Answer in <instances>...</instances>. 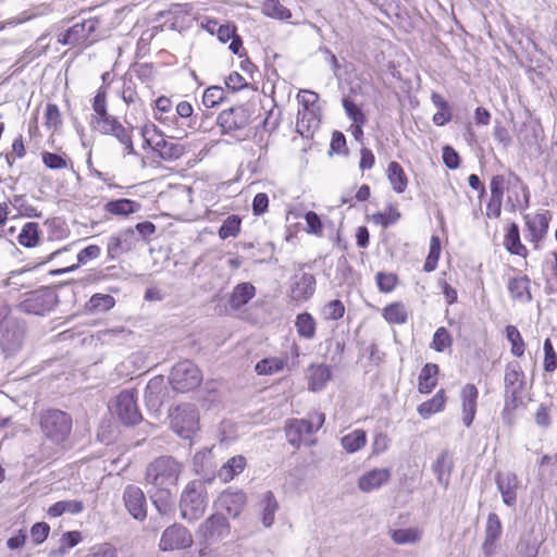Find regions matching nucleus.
Masks as SVG:
<instances>
[{"mask_svg": "<svg viewBox=\"0 0 557 557\" xmlns=\"http://www.w3.org/2000/svg\"><path fill=\"white\" fill-rule=\"evenodd\" d=\"M525 374L517 361H510L505 367L504 373V408L502 417L504 421L511 424L513 412L522 404V393L525 388Z\"/></svg>", "mask_w": 557, "mask_h": 557, "instance_id": "nucleus-1", "label": "nucleus"}, {"mask_svg": "<svg viewBox=\"0 0 557 557\" xmlns=\"http://www.w3.org/2000/svg\"><path fill=\"white\" fill-rule=\"evenodd\" d=\"M182 471V462L172 456H161L147 466L146 482L152 487L174 488Z\"/></svg>", "mask_w": 557, "mask_h": 557, "instance_id": "nucleus-2", "label": "nucleus"}, {"mask_svg": "<svg viewBox=\"0 0 557 557\" xmlns=\"http://www.w3.org/2000/svg\"><path fill=\"white\" fill-rule=\"evenodd\" d=\"M207 505L206 483L200 480L188 482L181 494V517L189 522L198 520L205 513Z\"/></svg>", "mask_w": 557, "mask_h": 557, "instance_id": "nucleus-3", "label": "nucleus"}, {"mask_svg": "<svg viewBox=\"0 0 557 557\" xmlns=\"http://www.w3.org/2000/svg\"><path fill=\"white\" fill-rule=\"evenodd\" d=\"M40 429L49 441L61 444L71 434L72 418L62 410L49 409L40 416Z\"/></svg>", "mask_w": 557, "mask_h": 557, "instance_id": "nucleus-4", "label": "nucleus"}, {"mask_svg": "<svg viewBox=\"0 0 557 557\" xmlns=\"http://www.w3.org/2000/svg\"><path fill=\"white\" fill-rule=\"evenodd\" d=\"M324 420L323 413H315L309 420H289L284 428L287 442L295 448L302 443L311 445L310 436L323 425Z\"/></svg>", "mask_w": 557, "mask_h": 557, "instance_id": "nucleus-5", "label": "nucleus"}, {"mask_svg": "<svg viewBox=\"0 0 557 557\" xmlns=\"http://www.w3.org/2000/svg\"><path fill=\"white\" fill-rule=\"evenodd\" d=\"M100 21L98 17H90L81 23L74 24L59 38V42L66 46L85 49L95 44L98 38L94 36Z\"/></svg>", "mask_w": 557, "mask_h": 557, "instance_id": "nucleus-6", "label": "nucleus"}, {"mask_svg": "<svg viewBox=\"0 0 557 557\" xmlns=\"http://www.w3.org/2000/svg\"><path fill=\"white\" fill-rule=\"evenodd\" d=\"M202 380L198 367L190 360L177 362L171 371L170 383L174 391L186 393L196 388Z\"/></svg>", "mask_w": 557, "mask_h": 557, "instance_id": "nucleus-7", "label": "nucleus"}, {"mask_svg": "<svg viewBox=\"0 0 557 557\" xmlns=\"http://www.w3.org/2000/svg\"><path fill=\"white\" fill-rule=\"evenodd\" d=\"M171 428L182 438H190L199 429V416L195 405H178L171 414Z\"/></svg>", "mask_w": 557, "mask_h": 557, "instance_id": "nucleus-8", "label": "nucleus"}, {"mask_svg": "<svg viewBox=\"0 0 557 557\" xmlns=\"http://www.w3.org/2000/svg\"><path fill=\"white\" fill-rule=\"evenodd\" d=\"M24 341L23 327L13 319H4L0 323V348L5 358L15 356Z\"/></svg>", "mask_w": 557, "mask_h": 557, "instance_id": "nucleus-9", "label": "nucleus"}, {"mask_svg": "<svg viewBox=\"0 0 557 557\" xmlns=\"http://www.w3.org/2000/svg\"><path fill=\"white\" fill-rule=\"evenodd\" d=\"M57 302V294L48 288H44L27 294L20 304V308L23 312L29 314L45 315L55 307Z\"/></svg>", "mask_w": 557, "mask_h": 557, "instance_id": "nucleus-10", "label": "nucleus"}, {"mask_svg": "<svg viewBox=\"0 0 557 557\" xmlns=\"http://www.w3.org/2000/svg\"><path fill=\"white\" fill-rule=\"evenodd\" d=\"M247 504V494L236 487H227L220 493L219 497L214 502V507L222 513L225 512L233 519L240 516Z\"/></svg>", "mask_w": 557, "mask_h": 557, "instance_id": "nucleus-11", "label": "nucleus"}, {"mask_svg": "<svg viewBox=\"0 0 557 557\" xmlns=\"http://www.w3.org/2000/svg\"><path fill=\"white\" fill-rule=\"evenodd\" d=\"M115 412L125 425H134L141 420L134 391H122L115 399Z\"/></svg>", "mask_w": 557, "mask_h": 557, "instance_id": "nucleus-12", "label": "nucleus"}, {"mask_svg": "<svg viewBox=\"0 0 557 557\" xmlns=\"http://www.w3.org/2000/svg\"><path fill=\"white\" fill-rule=\"evenodd\" d=\"M193 536L190 532L182 524L174 523L168 527L161 536L160 548L164 552L174 549H184L190 547Z\"/></svg>", "mask_w": 557, "mask_h": 557, "instance_id": "nucleus-13", "label": "nucleus"}, {"mask_svg": "<svg viewBox=\"0 0 557 557\" xmlns=\"http://www.w3.org/2000/svg\"><path fill=\"white\" fill-rule=\"evenodd\" d=\"M123 502L127 512L137 521L147 517V499L139 486L128 484L123 491Z\"/></svg>", "mask_w": 557, "mask_h": 557, "instance_id": "nucleus-14", "label": "nucleus"}, {"mask_svg": "<svg viewBox=\"0 0 557 557\" xmlns=\"http://www.w3.org/2000/svg\"><path fill=\"white\" fill-rule=\"evenodd\" d=\"M216 123L223 134L243 129L249 123L248 110L243 106L232 107L219 114Z\"/></svg>", "mask_w": 557, "mask_h": 557, "instance_id": "nucleus-15", "label": "nucleus"}, {"mask_svg": "<svg viewBox=\"0 0 557 557\" xmlns=\"http://www.w3.org/2000/svg\"><path fill=\"white\" fill-rule=\"evenodd\" d=\"M136 243L137 237L133 228H126L115 235H112L108 239L107 244L108 258L111 260L116 259L121 255L134 249Z\"/></svg>", "mask_w": 557, "mask_h": 557, "instance_id": "nucleus-16", "label": "nucleus"}, {"mask_svg": "<svg viewBox=\"0 0 557 557\" xmlns=\"http://www.w3.org/2000/svg\"><path fill=\"white\" fill-rule=\"evenodd\" d=\"M495 482L503 503L508 507H513L517 503V491L520 484L517 474L512 472H498L495 476Z\"/></svg>", "mask_w": 557, "mask_h": 557, "instance_id": "nucleus-17", "label": "nucleus"}, {"mask_svg": "<svg viewBox=\"0 0 557 557\" xmlns=\"http://www.w3.org/2000/svg\"><path fill=\"white\" fill-rule=\"evenodd\" d=\"M315 290V277L306 272H298L293 276L290 286L292 298L296 301L309 299Z\"/></svg>", "mask_w": 557, "mask_h": 557, "instance_id": "nucleus-18", "label": "nucleus"}, {"mask_svg": "<svg viewBox=\"0 0 557 557\" xmlns=\"http://www.w3.org/2000/svg\"><path fill=\"white\" fill-rule=\"evenodd\" d=\"M320 110H298L296 129L304 138L312 137L313 134L320 128Z\"/></svg>", "mask_w": 557, "mask_h": 557, "instance_id": "nucleus-19", "label": "nucleus"}, {"mask_svg": "<svg viewBox=\"0 0 557 557\" xmlns=\"http://www.w3.org/2000/svg\"><path fill=\"white\" fill-rule=\"evenodd\" d=\"M550 219L552 215L549 211L536 213L534 215H524L525 225L532 242L539 243L545 237L548 231Z\"/></svg>", "mask_w": 557, "mask_h": 557, "instance_id": "nucleus-20", "label": "nucleus"}, {"mask_svg": "<svg viewBox=\"0 0 557 557\" xmlns=\"http://www.w3.org/2000/svg\"><path fill=\"white\" fill-rule=\"evenodd\" d=\"M230 529L228 520L221 511L211 515L202 524L203 534L209 540L225 537Z\"/></svg>", "mask_w": 557, "mask_h": 557, "instance_id": "nucleus-21", "label": "nucleus"}, {"mask_svg": "<svg viewBox=\"0 0 557 557\" xmlns=\"http://www.w3.org/2000/svg\"><path fill=\"white\" fill-rule=\"evenodd\" d=\"M389 478L391 471L388 469H372L359 478L358 487L360 491L369 493L387 483Z\"/></svg>", "mask_w": 557, "mask_h": 557, "instance_id": "nucleus-22", "label": "nucleus"}, {"mask_svg": "<svg viewBox=\"0 0 557 557\" xmlns=\"http://www.w3.org/2000/svg\"><path fill=\"white\" fill-rule=\"evenodd\" d=\"M478 396V388L473 384H466L461 389L462 421L468 428L472 424L476 412Z\"/></svg>", "mask_w": 557, "mask_h": 557, "instance_id": "nucleus-23", "label": "nucleus"}, {"mask_svg": "<svg viewBox=\"0 0 557 557\" xmlns=\"http://www.w3.org/2000/svg\"><path fill=\"white\" fill-rule=\"evenodd\" d=\"M277 509V502L275 495L271 491H267L261 494L258 510L261 523L264 528H270L275 521V512Z\"/></svg>", "mask_w": 557, "mask_h": 557, "instance_id": "nucleus-24", "label": "nucleus"}, {"mask_svg": "<svg viewBox=\"0 0 557 557\" xmlns=\"http://www.w3.org/2000/svg\"><path fill=\"white\" fill-rule=\"evenodd\" d=\"M503 527L499 517L495 512L488 513L485 525V539L482 545L486 555L494 553L495 543L499 539Z\"/></svg>", "mask_w": 557, "mask_h": 557, "instance_id": "nucleus-25", "label": "nucleus"}, {"mask_svg": "<svg viewBox=\"0 0 557 557\" xmlns=\"http://www.w3.org/2000/svg\"><path fill=\"white\" fill-rule=\"evenodd\" d=\"M507 287L513 300L522 304H527L532 300L530 278L527 275L509 278Z\"/></svg>", "mask_w": 557, "mask_h": 557, "instance_id": "nucleus-26", "label": "nucleus"}, {"mask_svg": "<svg viewBox=\"0 0 557 557\" xmlns=\"http://www.w3.org/2000/svg\"><path fill=\"white\" fill-rule=\"evenodd\" d=\"M255 295L256 287L251 283H239L234 287L228 304L231 308L238 310L243 306L247 305L255 297Z\"/></svg>", "mask_w": 557, "mask_h": 557, "instance_id": "nucleus-27", "label": "nucleus"}, {"mask_svg": "<svg viewBox=\"0 0 557 557\" xmlns=\"http://www.w3.org/2000/svg\"><path fill=\"white\" fill-rule=\"evenodd\" d=\"M156 491L151 494V500L161 516H168L173 510L174 499L170 487H153Z\"/></svg>", "mask_w": 557, "mask_h": 557, "instance_id": "nucleus-28", "label": "nucleus"}, {"mask_svg": "<svg viewBox=\"0 0 557 557\" xmlns=\"http://www.w3.org/2000/svg\"><path fill=\"white\" fill-rule=\"evenodd\" d=\"M104 211L112 215L128 216L140 209V205L135 200L121 198L108 201Z\"/></svg>", "mask_w": 557, "mask_h": 557, "instance_id": "nucleus-29", "label": "nucleus"}, {"mask_svg": "<svg viewBox=\"0 0 557 557\" xmlns=\"http://www.w3.org/2000/svg\"><path fill=\"white\" fill-rule=\"evenodd\" d=\"M246 468V458L237 455L228 459L218 471V478L226 483L232 481L236 475L240 474Z\"/></svg>", "mask_w": 557, "mask_h": 557, "instance_id": "nucleus-30", "label": "nucleus"}, {"mask_svg": "<svg viewBox=\"0 0 557 557\" xmlns=\"http://www.w3.org/2000/svg\"><path fill=\"white\" fill-rule=\"evenodd\" d=\"M453 469V462L449 459L448 451L443 450L432 466V470L436 475L438 484L446 488L449 484V475Z\"/></svg>", "mask_w": 557, "mask_h": 557, "instance_id": "nucleus-31", "label": "nucleus"}, {"mask_svg": "<svg viewBox=\"0 0 557 557\" xmlns=\"http://www.w3.org/2000/svg\"><path fill=\"white\" fill-rule=\"evenodd\" d=\"M331 370L325 364L311 366L309 368V389L313 392L321 391L325 384L331 380Z\"/></svg>", "mask_w": 557, "mask_h": 557, "instance_id": "nucleus-32", "label": "nucleus"}, {"mask_svg": "<svg viewBox=\"0 0 557 557\" xmlns=\"http://www.w3.org/2000/svg\"><path fill=\"white\" fill-rule=\"evenodd\" d=\"M504 245L506 249L512 255H517L520 257H527L528 255V249L525 248L524 245L521 244L520 240L519 226L515 222H512L507 230L504 239Z\"/></svg>", "mask_w": 557, "mask_h": 557, "instance_id": "nucleus-33", "label": "nucleus"}, {"mask_svg": "<svg viewBox=\"0 0 557 557\" xmlns=\"http://www.w3.org/2000/svg\"><path fill=\"white\" fill-rule=\"evenodd\" d=\"M438 373V366L435 363H426L420 374H419V383L418 389L422 394H429L436 386L437 379L436 375Z\"/></svg>", "mask_w": 557, "mask_h": 557, "instance_id": "nucleus-34", "label": "nucleus"}, {"mask_svg": "<svg viewBox=\"0 0 557 557\" xmlns=\"http://www.w3.org/2000/svg\"><path fill=\"white\" fill-rule=\"evenodd\" d=\"M387 178L394 191H396L397 194H401L406 190L408 185V178L403 166L398 162H389L387 166Z\"/></svg>", "mask_w": 557, "mask_h": 557, "instance_id": "nucleus-35", "label": "nucleus"}, {"mask_svg": "<svg viewBox=\"0 0 557 557\" xmlns=\"http://www.w3.org/2000/svg\"><path fill=\"white\" fill-rule=\"evenodd\" d=\"M84 510V504L81 500H60L54 503L48 508V516L50 518H58L64 513L78 515Z\"/></svg>", "mask_w": 557, "mask_h": 557, "instance_id": "nucleus-36", "label": "nucleus"}, {"mask_svg": "<svg viewBox=\"0 0 557 557\" xmlns=\"http://www.w3.org/2000/svg\"><path fill=\"white\" fill-rule=\"evenodd\" d=\"M162 377L151 379L145 389V400L147 407L150 409H158L162 404L161 389H162Z\"/></svg>", "mask_w": 557, "mask_h": 557, "instance_id": "nucleus-37", "label": "nucleus"}, {"mask_svg": "<svg viewBox=\"0 0 557 557\" xmlns=\"http://www.w3.org/2000/svg\"><path fill=\"white\" fill-rule=\"evenodd\" d=\"M40 239L39 225L36 222H27L21 230L17 242L25 248H33L38 245Z\"/></svg>", "mask_w": 557, "mask_h": 557, "instance_id": "nucleus-38", "label": "nucleus"}, {"mask_svg": "<svg viewBox=\"0 0 557 557\" xmlns=\"http://www.w3.org/2000/svg\"><path fill=\"white\" fill-rule=\"evenodd\" d=\"M446 403L444 389H440L431 399L422 403L418 407L419 414L426 419L432 414L443 410Z\"/></svg>", "mask_w": 557, "mask_h": 557, "instance_id": "nucleus-39", "label": "nucleus"}, {"mask_svg": "<svg viewBox=\"0 0 557 557\" xmlns=\"http://www.w3.org/2000/svg\"><path fill=\"white\" fill-rule=\"evenodd\" d=\"M343 448L348 454H354L364 447L367 443V433L363 430H354L341 440Z\"/></svg>", "mask_w": 557, "mask_h": 557, "instance_id": "nucleus-40", "label": "nucleus"}, {"mask_svg": "<svg viewBox=\"0 0 557 557\" xmlns=\"http://www.w3.org/2000/svg\"><path fill=\"white\" fill-rule=\"evenodd\" d=\"M100 253H101V249L99 246L89 245V246L85 247L84 249H82L77 253V262H78L77 264H73L67 268L55 270L53 273L54 274H63V273L72 272V271L76 270L79 267V264H86L88 261L97 259L100 256Z\"/></svg>", "mask_w": 557, "mask_h": 557, "instance_id": "nucleus-41", "label": "nucleus"}, {"mask_svg": "<svg viewBox=\"0 0 557 557\" xmlns=\"http://www.w3.org/2000/svg\"><path fill=\"white\" fill-rule=\"evenodd\" d=\"M295 326L300 337L307 339H311L314 337L315 321L310 313L304 312L298 314L296 318Z\"/></svg>", "mask_w": 557, "mask_h": 557, "instance_id": "nucleus-42", "label": "nucleus"}, {"mask_svg": "<svg viewBox=\"0 0 557 557\" xmlns=\"http://www.w3.org/2000/svg\"><path fill=\"white\" fill-rule=\"evenodd\" d=\"M156 150L159 152L162 159L173 160L178 159L183 154L184 147L161 138L160 140L156 141Z\"/></svg>", "mask_w": 557, "mask_h": 557, "instance_id": "nucleus-43", "label": "nucleus"}, {"mask_svg": "<svg viewBox=\"0 0 557 557\" xmlns=\"http://www.w3.org/2000/svg\"><path fill=\"white\" fill-rule=\"evenodd\" d=\"M10 203L16 209L17 213L26 218H41V212L30 205L25 195H14Z\"/></svg>", "mask_w": 557, "mask_h": 557, "instance_id": "nucleus-44", "label": "nucleus"}, {"mask_svg": "<svg viewBox=\"0 0 557 557\" xmlns=\"http://www.w3.org/2000/svg\"><path fill=\"white\" fill-rule=\"evenodd\" d=\"M115 304L114 298L108 294H95L86 305L88 311L102 312L111 309Z\"/></svg>", "mask_w": 557, "mask_h": 557, "instance_id": "nucleus-45", "label": "nucleus"}, {"mask_svg": "<svg viewBox=\"0 0 557 557\" xmlns=\"http://www.w3.org/2000/svg\"><path fill=\"white\" fill-rule=\"evenodd\" d=\"M421 539L417 528L397 529L392 532V540L398 545L414 544Z\"/></svg>", "mask_w": 557, "mask_h": 557, "instance_id": "nucleus-46", "label": "nucleus"}, {"mask_svg": "<svg viewBox=\"0 0 557 557\" xmlns=\"http://www.w3.org/2000/svg\"><path fill=\"white\" fill-rule=\"evenodd\" d=\"M506 337L508 342L511 344V354L516 357H521L524 354V342L519 332V330L515 325L506 326Z\"/></svg>", "mask_w": 557, "mask_h": 557, "instance_id": "nucleus-47", "label": "nucleus"}, {"mask_svg": "<svg viewBox=\"0 0 557 557\" xmlns=\"http://www.w3.org/2000/svg\"><path fill=\"white\" fill-rule=\"evenodd\" d=\"M240 222L242 221L238 215L233 214L227 216L219 228V236L222 239H226L228 237H236L240 231Z\"/></svg>", "mask_w": 557, "mask_h": 557, "instance_id": "nucleus-48", "label": "nucleus"}, {"mask_svg": "<svg viewBox=\"0 0 557 557\" xmlns=\"http://www.w3.org/2000/svg\"><path fill=\"white\" fill-rule=\"evenodd\" d=\"M441 255V240L437 236H432L430 242V250L423 265L425 272H432L436 269Z\"/></svg>", "mask_w": 557, "mask_h": 557, "instance_id": "nucleus-49", "label": "nucleus"}, {"mask_svg": "<svg viewBox=\"0 0 557 557\" xmlns=\"http://www.w3.org/2000/svg\"><path fill=\"white\" fill-rule=\"evenodd\" d=\"M453 345V338L446 327H438L431 343V348H433L437 352H443L446 348H449Z\"/></svg>", "mask_w": 557, "mask_h": 557, "instance_id": "nucleus-50", "label": "nucleus"}, {"mask_svg": "<svg viewBox=\"0 0 557 557\" xmlns=\"http://www.w3.org/2000/svg\"><path fill=\"white\" fill-rule=\"evenodd\" d=\"M511 175H512V177L515 178L516 182L521 184V190L523 193V202H521L519 197H518V195H516L515 200L510 196H508L506 205L510 207L511 211H516V210H521L522 211V210H525L530 206V191H529V188H528L527 185L521 183L520 178L517 175H515V174H511Z\"/></svg>", "mask_w": 557, "mask_h": 557, "instance_id": "nucleus-51", "label": "nucleus"}, {"mask_svg": "<svg viewBox=\"0 0 557 557\" xmlns=\"http://www.w3.org/2000/svg\"><path fill=\"white\" fill-rule=\"evenodd\" d=\"M225 91L220 86L208 87L202 96V103L207 108H214L224 100Z\"/></svg>", "mask_w": 557, "mask_h": 557, "instance_id": "nucleus-52", "label": "nucleus"}, {"mask_svg": "<svg viewBox=\"0 0 557 557\" xmlns=\"http://www.w3.org/2000/svg\"><path fill=\"white\" fill-rule=\"evenodd\" d=\"M384 318L391 323L403 324L407 321V312L403 305L392 304L384 309Z\"/></svg>", "mask_w": 557, "mask_h": 557, "instance_id": "nucleus-53", "label": "nucleus"}, {"mask_svg": "<svg viewBox=\"0 0 557 557\" xmlns=\"http://www.w3.org/2000/svg\"><path fill=\"white\" fill-rule=\"evenodd\" d=\"M544 362L543 367L546 372H554L557 369V354L553 347L550 338H546L543 345Z\"/></svg>", "mask_w": 557, "mask_h": 557, "instance_id": "nucleus-54", "label": "nucleus"}, {"mask_svg": "<svg viewBox=\"0 0 557 557\" xmlns=\"http://www.w3.org/2000/svg\"><path fill=\"white\" fill-rule=\"evenodd\" d=\"M375 281L380 292L391 293L395 289L398 283V277L394 273L379 272L375 275Z\"/></svg>", "mask_w": 557, "mask_h": 557, "instance_id": "nucleus-55", "label": "nucleus"}, {"mask_svg": "<svg viewBox=\"0 0 557 557\" xmlns=\"http://www.w3.org/2000/svg\"><path fill=\"white\" fill-rule=\"evenodd\" d=\"M343 107L347 116L354 122V124H366L367 119L362 110L350 99H343Z\"/></svg>", "mask_w": 557, "mask_h": 557, "instance_id": "nucleus-56", "label": "nucleus"}, {"mask_svg": "<svg viewBox=\"0 0 557 557\" xmlns=\"http://www.w3.org/2000/svg\"><path fill=\"white\" fill-rule=\"evenodd\" d=\"M298 357L299 347L295 342H293L289 346V350L286 351V356L281 358V371L284 369H287L288 371L297 369L299 366Z\"/></svg>", "mask_w": 557, "mask_h": 557, "instance_id": "nucleus-57", "label": "nucleus"}, {"mask_svg": "<svg viewBox=\"0 0 557 557\" xmlns=\"http://www.w3.org/2000/svg\"><path fill=\"white\" fill-rule=\"evenodd\" d=\"M116 120L115 116L104 113L103 115H91L90 124L95 131L104 135Z\"/></svg>", "mask_w": 557, "mask_h": 557, "instance_id": "nucleus-58", "label": "nucleus"}, {"mask_svg": "<svg viewBox=\"0 0 557 557\" xmlns=\"http://www.w3.org/2000/svg\"><path fill=\"white\" fill-rule=\"evenodd\" d=\"M333 153L343 154V156L348 154L346 137L339 131H334L332 134L329 154H333Z\"/></svg>", "mask_w": 557, "mask_h": 557, "instance_id": "nucleus-59", "label": "nucleus"}, {"mask_svg": "<svg viewBox=\"0 0 557 557\" xmlns=\"http://www.w3.org/2000/svg\"><path fill=\"white\" fill-rule=\"evenodd\" d=\"M301 110H320L318 103L319 95L311 90H300L297 95Z\"/></svg>", "mask_w": 557, "mask_h": 557, "instance_id": "nucleus-60", "label": "nucleus"}, {"mask_svg": "<svg viewBox=\"0 0 557 557\" xmlns=\"http://www.w3.org/2000/svg\"><path fill=\"white\" fill-rule=\"evenodd\" d=\"M45 124L49 128H58L62 124L61 113L55 103H48L45 111Z\"/></svg>", "mask_w": 557, "mask_h": 557, "instance_id": "nucleus-61", "label": "nucleus"}, {"mask_svg": "<svg viewBox=\"0 0 557 557\" xmlns=\"http://www.w3.org/2000/svg\"><path fill=\"white\" fill-rule=\"evenodd\" d=\"M305 220H306V224H307L306 231L309 234H313V235H317V236H321L322 235V233H323V224L321 222L320 216L315 212H313V211L307 212L305 214Z\"/></svg>", "mask_w": 557, "mask_h": 557, "instance_id": "nucleus-62", "label": "nucleus"}, {"mask_svg": "<svg viewBox=\"0 0 557 557\" xmlns=\"http://www.w3.org/2000/svg\"><path fill=\"white\" fill-rule=\"evenodd\" d=\"M44 164L51 170H60L66 168L67 163L64 157L45 151L41 154Z\"/></svg>", "mask_w": 557, "mask_h": 557, "instance_id": "nucleus-63", "label": "nucleus"}, {"mask_svg": "<svg viewBox=\"0 0 557 557\" xmlns=\"http://www.w3.org/2000/svg\"><path fill=\"white\" fill-rule=\"evenodd\" d=\"M323 312L327 319L338 320L345 313V307L338 299L330 301L323 309Z\"/></svg>", "mask_w": 557, "mask_h": 557, "instance_id": "nucleus-64", "label": "nucleus"}]
</instances>
